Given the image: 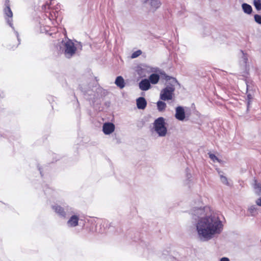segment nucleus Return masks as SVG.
<instances>
[{
    "mask_svg": "<svg viewBox=\"0 0 261 261\" xmlns=\"http://www.w3.org/2000/svg\"><path fill=\"white\" fill-rule=\"evenodd\" d=\"M195 227L197 238L207 242L221 233L223 224L218 214L211 213L209 216L197 220Z\"/></svg>",
    "mask_w": 261,
    "mask_h": 261,
    "instance_id": "nucleus-1",
    "label": "nucleus"
},
{
    "mask_svg": "<svg viewBox=\"0 0 261 261\" xmlns=\"http://www.w3.org/2000/svg\"><path fill=\"white\" fill-rule=\"evenodd\" d=\"M167 80H169L170 82L165 88L161 90L160 95V99L164 101L172 99L175 85L178 84L176 79L174 77H169L167 79Z\"/></svg>",
    "mask_w": 261,
    "mask_h": 261,
    "instance_id": "nucleus-2",
    "label": "nucleus"
},
{
    "mask_svg": "<svg viewBox=\"0 0 261 261\" xmlns=\"http://www.w3.org/2000/svg\"><path fill=\"white\" fill-rule=\"evenodd\" d=\"M60 49L65 57L70 58L75 54L77 47L72 40L67 39L61 42Z\"/></svg>",
    "mask_w": 261,
    "mask_h": 261,
    "instance_id": "nucleus-3",
    "label": "nucleus"
},
{
    "mask_svg": "<svg viewBox=\"0 0 261 261\" xmlns=\"http://www.w3.org/2000/svg\"><path fill=\"white\" fill-rule=\"evenodd\" d=\"M210 209L208 207L203 206L200 203L199 206H194L190 210V214L192 215L193 219L195 220L200 219L202 217H208L211 214Z\"/></svg>",
    "mask_w": 261,
    "mask_h": 261,
    "instance_id": "nucleus-4",
    "label": "nucleus"
},
{
    "mask_svg": "<svg viewBox=\"0 0 261 261\" xmlns=\"http://www.w3.org/2000/svg\"><path fill=\"white\" fill-rule=\"evenodd\" d=\"M56 2L55 0H49L47 1L44 5L42 6V10L45 12H46L47 10H51V11L49 12V19L50 20L51 19H54V18H57L58 11L60 9V6L58 4H55Z\"/></svg>",
    "mask_w": 261,
    "mask_h": 261,
    "instance_id": "nucleus-5",
    "label": "nucleus"
},
{
    "mask_svg": "<svg viewBox=\"0 0 261 261\" xmlns=\"http://www.w3.org/2000/svg\"><path fill=\"white\" fill-rule=\"evenodd\" d=\"M155 132L160 137H165L167 134V128L166 126L165 119L162 117L155 119L153 123Z\"/></svg>",
    "mask_w": 261,
    "mask_h": 261,
    "instance_id": "nucleus-6",
    "label": "nucleus"
},
{
    "mask_svg": "<svg viewBox=\"0 0 261 261\" xmlns=\"http://www.w3.org/2000/svg\"><path fill=\"white\" fill-rule=\"evenodd\" d=\"M80 216L78 215H72L71 216L67 222V226L68 227H75L79 225Z\"/></svg>",
    "mask_w": 261,
    "mask_h": 261,
    "instance_id": "nucleus-7",
    "label": "nucleus"
},
{
    "mask_svg": "<svg viewBox=\"0 0 261 261\" xmlns=\"http://www.w3.org/2000/svg\"><path fill=\"white\" fill-rule=\"evenodd\" d=\"M142 2L144 4L148 5L152 11H155L161 5L159 0H142Z\"/></svg>",
    "mask_w": 261,
    "mask_h": 261,
    "instance_id": "nucleus-8",
    "label": "nucleus"
},
{
    "mask_svg": "<svg viewBox=\"0 0 261 261\" xmlns=\"http://www.w3.org/2000/svg\"><path fill=\"white\" fill-rule=\"evenodd\" d=\"M153 71V70H152L151 68L145 66L138 67L137 70L138 74L141 77H146L150 72Z\"/></svg>",
    "mask_w": 261,
    "mask_h": 261,
    "instance_id": "nucleus-9",
    "label": "nucleus"
},
{
    "mask_svg": "<svg viewBox=\"0 0 261 261\" xmlns=\"http://www.w3.org/2000/svg\"><path fill=\"white\" fill-rule=\"evenodd\" d=\"M175 117L179 121H183L185 118V112L183 107L178 106L176 108Z\"/></svg>",
    "mask_w": 261,
    "mask_h": 261,
    "instance_id": "nucleus-10",
    "label": "nucleus"
},
{
    "mask_svg": "<svg viewBox=\"0 0 261 261\" xmlns=\"http://www.w3.org/2000/svg\"><path fill=\"white\" fill-rule=\"evenodd\" d=\"M115 130V125L111 122L105 123L102 126V130L105 135H110Z\"/></svg>",
    "mask_w": 261,
    "mask_h": 261,
    "instance_id": "nucleus-11",
    "label": "nucleus"
},
{
    "mask_svg": "<svg viewBox=\"0 0 261 261\" xmlns=\"http://www.w3.org/2000/svg\"><path fill=\"white\" fill-rule=\"evenodd\" d=\"M4 13L6 16L8 17V18H6L8 23L9 25L14 29L13 27L12 24V16L13 13L9 6H6V7L4 9Z\"/></svg>",
    "mask_w": 261,
    "mask_h": 261,
    "instance_id": "nucleus-12",
    "label": "nucleus"
},
{
    "mask_svg": "<svg viewBox=\"0 0 261 261\" xmlns=\"http://www.w3.org/2000/svg\"><path fill=\"white\" fill-rule=\"evenodd\" d=\"M139 87L142 91H147L151 88V85L148 79H144L139 83Z\"/></svg>",
    "mask_w": 261,
    "mask_h": 261,
    "instance_id": "nucleus-13",
    "label": "nucleus"
},
{
    "mask_svg": "<svg viewBox=\"0 0 261 261\" xmlns=\"http://www.w3.org/2000/svg\"><path fill=\"white\" fill-rule=\"evenodd\" d=\"M54 211L60 217L65 218L66 216V213L65 212L64 209L60 205H55L52 206Z\"/></svg>",
    "mask_w": 261,
    "mask_h": 261,
    "instance_id": "nucleus-14",
    "label": "nucleus"
},
{
    "mask_svg": "<svg viewBox=\"0 0 261 261\" xmlns=\"http://www.w3.org/2000/svg\"><path fill=\"white\" fill-rule=\"evenodd\" d=\"M137 106L138 109L144 110L146 107L147 102L144 97H140L136 100Z\"/></svg>",
    "mask_w": 261,
    "mask_h": 261,
    "instance_id": "nucleus-15",
    "label": "nucleus"
},
{
    "mask_svg": "<svg viewBox=\"0 0 261 261\" xmlns=\"http://www.w3.org/2000/svg\"><path fill=\"white\" fill-rule=\"evenodd\" d=\"M115 84L120 89H123L125 86L124 80L121 76H118L116 77Z\"/></svg>",
    "mask_w": 261,
    "mask_h": 261,
    "instance_id": "nucleus-16",
    "label": "nucleus"
},
{
    "mask_svg": "<svg viewBox=\"0 0 261 261\" xmlns=\"http://www.w3.org/2000/svg\"><path fill=\"white\" fill-rule=\"evenodd\" d=\"M148 80H149L150 84L155 85L159 82L160 76L156 73H152L150 75Z\"/></svg>",
    "mask_w": 261,
    "mask_h": 261,
    "instance_id": "nucleus-17",
    "label": "nucleus"
},
{
    "mask_svg": "<svg viewBox=\"0 0 261 261\" xmlns=\"http://www.w3.org/2000/svg\"><path fill=\"white\" fill-rule=\"evenodd\" d=\"M248 212L250 213V216H255L258 214V208L254 205H250L248 208Z\"/></svg>",
    "mask_w": 261,
    "mask_h": 261,
    "instance_id": "nucleus-18",
    "label": "nucleus"
},
{
    "mask_svg": "<svg viewBox=\"0 0 261 261\" xmlns=\"http://www.w3.org/2000/svg\"><path fill=\"white\" fill-rule=\"evenodd\" d=\"M253 188L255 193L259 195L261 194V184L257 182L256 180H254V183L253 184Z\"/></svg>",
    "mask_w": 261,
    "mask_h": 261,
    "instance_id": "nucleus-19",
    "label": "nucleus"
},
{
    "mask_svg": "<svg viewBox=\"0 0 261 261\" xmlns=\"http://www.w3.org/2000/svg\"><path fill=\"white\" fill-rule=\"evenodd\" d=\"M157 108L159 112H163L167 107L166 104L163 101H158L156 103Z\"/></svg>",
    "mask_w": 261,
    "mask_h": 261,
    "instance_id": "nucleus-20",
    "label": "nucleus"
},
{
    "mask_svg": "<svg viewBox=\"0 0 261 261\" xmlns=\"http://www.w3.org/2000/svg\"><path fill=\"white\" fill-rule=\"evenodd\" d=\"M242 9L243 10V11L245 13H247L248 14H250L252 12V7L250 5L247 4H246V3H244V4H242Z\"/></svg>",
    "mask_w": 261,
    "mask_h": 261,
    "instance_id": "nucleus-21",
    "label": "nucleus"
},
{
    "mask_svg": "<svg viewBox=\"0 0 261 261\" xmlns=\"http://www.w3.org/2000/svg\"><path fill=\"white\" fill-rule=\"evenodd\" d=\"M218 173L220 176L221 181L225 185L230 186V184L229 182L227 177L222 174V172L221 171H218Z\"/></svg>",
    "mask_w": 261,
    "mask_h": 261,
    "instance_id": "nucleus-22",
    "label": "nucleus"
},
{
    "mask_svg": "<svg viewBox=\"0 0 261 261\" xmlns=\"http://www.w3.org/2000/svg\"><path fill=\"white\" fill-rule=\"evenodd\" d=\"M253 3L255 8L257 10L261 9V3L260 0H254Z\"/></svg>",
    "mask_w": 261,
    "mask_h": 261,
    "instance_id": "nucleus-23",
    "label": "nucleus"
},
{
    "mask_svg": "<svg viewBox=\"0 0 261 261\" xmlns=\"http://www.w3.org/2000/svg\"><path fill=\"white\" fill-rule=\"evenodd\" d=\"M210 158L214 162H220L219 159L214 154L212 153H208Z\"/></svg>",
    "mask_w": 261,
    "mask_h": 261,
    "instance_id": "nucleus-24",
    "label": "nucleus"
},
{
    "mask_svg": "<svg viewBox=\"0 0 261 261\" xmlns=\"http://www.w3.org/2000/svg\"><path fill=\"white\" fill-rule=\"evenodd\" d=\"M142 54V51L141 50H138L135 52H134L131 56L132 58H136Z\"/></svg>",
    "mask_w": 261,
    "mask_h": 261,
    "instance_id": "nucleus-25",
    "label": "nucleus"
},
{
    "mask_svg": "<svg viewBox=\"0 0 261 261\" xmlns=\"http://www.w3.org/2000/svg\"><path fill=\"white\" fill-rule=\"evenodd\" d=\"M15 35H16V37H17V42L16 45H14L12 47H11L10 49H13L16 48L17 47V46L18 45V44H19V43H20V39L19 38L18 33L16 31H15Z\"/></svg>",
    "mask_w": 261,
    "mask_h": 261,
    "instance_id": "nucleus-26",
    "label": "nucleus"
},
{
    "mask_svg": "<svg viewBox=\"0 0 261 261\" xmlns=\"http://www.w3.org/2000/svg\"><path fill=\"white\" fill-rule=\"evenodd\" d=\"M255 21L258 24H261V16L256 14L254 15Z\"/></svg>",
    "mask_w": 261,
    "mask_h": 261,
    "instance_id": "nucleus-27",
    "label": "nucleus"
},
{
    "mask_svg": "<svg viewBox=\"0 0 261 261\" xmlns=\"http://www.w3.org/2000/svg\"><path fill=\"white\" fill-rule=\"evenodd\" d=\"M255 203L259 206H261V197L255 201Z\"/></svg>",
    "mask_w": 261,
    "mask_h": 261,
    "instance_id": "nucleus-28",
    "label": "nucleus"
},
{
    "mask_svg": "<svg viewBox=\"0 0 261 261\" xmlns=\"http://www.w3.org/2000/svg\"><path fill=\"white\" fill-rule=\"evenodd\" d=\"M220 261H229V259L227 257H224L221 258Z\"/></svg>",
    "mask_w": 261,
    "mask_h": 261,
    "instance_id": "nucleus-29",
    "label": "nucleus"
},
{
    "mask_svg": "<svg viewBox=\"0 0 261 261\" xmlns=\"http://www.w3.org/2000/svg\"><path fill=\"white\" fill-rule=\"evenodd\" d=\"M248 101V105H249L250 104V99H251V95L249 94L247 95Z\"/></svg>",
    "mask_w": 261,
    "mask_h": 261,
    "instance_id": "nucleus-30",
    "label": "nucleus"
},
{
    "mask_svg": "<svg viewBox=\"0 0 261 261\" xmlns=\"http://www.w3.org/2000/svg\"><path fill=\"white\" fill-rule=\"evenodd\" d=\"M243 60H244V63H247V57L244 55L243 56Z\"/></svg>",
    "mask_w": 261,
    "mask_h": 261,
    "instance_id": "nucleus-31",
    "label": "nucleus"
},
{
    "mask_svg": "<svg viewBox=\"0 0 261 261\" xmlns=\"http://www.w3.org/2000/svg\"><path fill=\"white\" fill-rule=\"evenodd\" d=\"M191 177V175L190 174H187V178L188 179H190Z\"/></svg>",
    "mask_w": 261,
    "mask_h": 261,
    "instance_id": "nucleus-32",
    "label": "nucleus"
}]
</instances>
